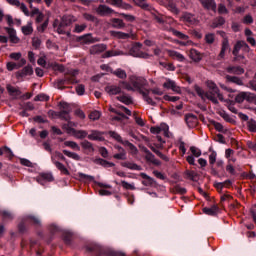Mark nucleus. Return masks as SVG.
Segmentation results:
<instances>
[{
    "label": "nucleus",
    "instance_id": "1",
    "mask_svg": "<svg viewBox=\"0 0 256 256\" xmlns=\"http://www.w3.org/2000/svg\"><path fill=\"white\" fill-rule=\"evenodd\" d=\"M129 82H120L123 89L126 91H137L140 95H145V91H143V87H147L148 82L147 79L141 76H130Z\"/></svg>",
    "mask_w": 256,
    "mask_h": 256
},
{
    "label": "nucleus",
    "instance_id": "2",
    "mask_svg": "<svg viewBox=\"0 0 256 256\" xmlns=\"http://www.w3.org/2000/svg\"><path fill=\"white\" fill-rule=\"evenodd\" d=\"M110 111L111 113L116 114V116H112V121H117L118 123H123L125 120L131 117V110L127 109L125 106H120V110L110 107ZM123 113H126V115H128L129 117L123 115Z\"/></svg>",
    "mask_w": 256,
    "mask_h": 256
},
{
    "label": "nucleus",
    "instance_id": "3",
    "mask_svg": "<svg viewBox=\"0 0 256 256\" xmlns=\"http://www.w3.org/2000/svg\"><path fill=\"white\" fill-rule=\"evenodd\" d=\"M52 163L55 164V167L58 168V170L63 174V175H69V170L63 165V163L59 162L60 161H66L65 156L61 154V152H55L52 157Z\"/></svg>",
    "mask_w": 256,
    "mask_h": 256
},
{
    "label": "nucleus",
    "instance_id": "4",
    "mask_svg": "<svg viewBox=\"0 0 256 256\" xmlns=\"http://www.w3.org/2000/svg\"><path fill=\"white\" fill-rule=\"evenodd\" d=\"M67 123L63 124L62 129L68 133V135H73L75 133V127H77L78 123L71 121V116L67 115L64 117Z\"/></svg>",
    "mask_w": 256,
    "mask_h": 256
},
{
    "label": "nucleus",
    "instance_id": "5",
    "mask_svg": "<svg viewBox=\"0 0 256 256\" xmlns=\"http://www.w3.org/2000/svg\"><path fill=\"white\" fill-rule=\"evenodd\" d=\"M150 131L154 135H159V133H163L165 137H171V134L169 133V125L165 123H161L159 126L152 127Z\"/></svg>",
    "mask_w": 256,
    "mask_h": 256
},
{
    "label": "nucleus",
    "instance_id": "6",
    "mask_svg": "<svg viewBox=\"0 0 256 256\" xmlns=\"http://www.w3.org/2000/svg\"><path fill=\"white\" fill-rule=\"evenodd\" d=\"M191 154L186 157L187 163L189 165H195V157H201V150L195 146L190 147Z\"/></svg>",
    "mask_w": 256,
    "mask_h": 256
},
{
    "label": "nucleus",
    "instance_id": "7",
    "mask_svg": "<svg viewBox=\"0 0 256 256\" xmlns=\"http://www.w3.org/2000/svg\"><path fill=\"white\" fill-rule=\"evenodd\" d=\"M163 87L165 89H172V91H174V93H177L178 95H181L183 93V89H181V87L177 86L175 81H173L171 79H167L166 82L163 84Z\"/></svg>",
    "mask_w": 256,
    "mask_h": 256
},
{
    "label": "nucleus",
    "instance_id": "8",
    "mask_svg": "<svg viewBox=\"0 0 256 256\" xmlns=\"http://www.w3.org/2000/svg\"><path fill=\"white\" fill-rule=\"evenodd\" d=\"M220 35H222V37H224V39L222 41L221 51L218 55V59H225V53H227V51H229V49H230L229 40L227 38H225V32H221Z\"/></svg>",
    "mask_w": 256,
    "mask_h": 256
},
{
    "label": "nucleus",
    "instance_id": "9",
    "mask_svg": "<svg viewBox=\"0 0 256 256\" xmlns=\"http://www.w3.org/2000/svg\"><path fill=\"white\" fill-rule=\"evenodd\" d=\"M181 21H183V23H187L188 25H197V23H199V20H197L195 15L189 12L182 14Z\"/></svg>",
    "mask_w": 256,
    "mask_h": 256
},
{
    "label": "nucleus",
    "instance_id": "10",
    "mask_svg": "<svg viewBox=\"0 0 256 256\" xmlns=\"http://www.w3.org/2000/svg\"><path fill=\"white\" fill-rule=\"evenodd\" d=\"M36 181L40 185H45L46 183H51V181H53V174L42 173L36 178Z\"/></svg>",
    "mask_w": 256,
    "mask_h": 256
},
{
    "label": "nucleus",
    "instance_id": "11",
    "mask_svg": "<svg viewBox=\"0 0 256 256\" xmlns=\"http://www.w3.org/2000/svg\"><path fill=\"white\" fill-rule=\"evenodd\" d=\"M90 55H100L104 51H107V45L105 44H96L90 47Z\"/></svg>",
    "mask_w": 256,
    "mask_h": 256
},
{
    "label": "nucleus",
    "instance_id": "12",
    "mask_svg": "<svg viewBox=\"0 0 256 256\" xmlns=\"http://www.w3.org/2000/svg\"><path fill=\"white\" fill-rule=\"evenodd\" d=\"M27 63V60L25 58H22L19 63L15 62H7L6 69L7 71H15V69H21L23 65Z\"/></svg>",
    "mask_w": 256,
    "mask_h": 256
},
{
    "label": "nucleus",
    "instance_id": "13",
    "mask_svg": "<svg viewBox=\"0 0 256 256\" xmlns=\"http://www.w3.org/2000/svg\"><path fill=\"white\" fill-rule=\"evenodd\" d=\"M5 31L9 35L10 43H14V44L20 43L21 39L17 37V31H15V29L6 27Z\"/></svg>",
    "mask_w": 256,
    "mask_h": 256
},
{
    "label": "nucleus",
    "instance_id": "14",
    "mask_svg": "<svg viewBox=\"0 0 256 256\" xmlns=\"http://www.w3.org/2000/svg\"><path fill=\"white\" fill-rule=\"evenodd\" d=\"M28 75H33V67L26 66L22 70L16 72V79H21L27 77Z\"/></svg>",
    "mask_w": 256,
    "mask_h": 256
},
{
    "label": "nucleus",
    "instance_id": "15",
    "mask_svg": "<svg viewBox=\"0 0 256 256\" xmlns=\"http://www.w3.org/2000/svg\"><path fill=\"white\" fill-rule=\"evenodd\" d=\"M166 53H167L168 57H171V59L180 61L181 63L183 61H185V56L175 50H166Z\"/></svg>",
    "mask_w": 256,
    "mask_h": 256
},
{
    "label": "nucleus",
    "instance_id": "16",
    "mask_svg": "<svg viewBox=\"0 0 256 256\" xmlns=\"http://www.w3.org/2000/svg\"><path fill=\"white\" fill-rule=\"evenodd\" d=\"M79 39L81 43H84L85 45L99 42V38H94L92 34H85L81 36Z\"/></svg>",
    "mask_w": 256,
    "mask_h": 256
},
{
    "label": "nucleus",
    "instance_id": "17",
    "mask_svg": "<svg viewBox=\"0 0 256 256\" xmlns=\"http://www.w3.org/2000/svg\"><path fill=\"white\" fill-rule=\"evenodd\" d=\"M96 13L98 15H101V17H105V15H111V13H113V9H111L110 7H108L106 5H100L96 9Z\"/></svg>",
    "mask_w": 256,
    "mask_h": 256
},
{
    "label": "nucleus",
    "instance_id": "18",
    "mask_svg": "<svg viewBox=\"0 0 256 256\" xmlns=\"http://www.w3.org/2000/svg\"><path fill=\"white\" fill-rule=\"evenodd\" d=\"M243 45L247 47V44L245 42H237L236 45L234 46V49L232 51L235 57L234 61H238V59H243V56H239V51H241V47H243Z\"/></svg>",
    "mask_w": 256,
    "mask_h": 256
},
{
    "label": "nucleus",
    "instance_id": "19",
    "mask_svg": "<svg viewBox=\"0 0 256 256\" xmlns=\"http://www.w3.org/2000/svg\"><path fill=\"white\" fill-rule=\"evenodd\" d=\"M204 9H210L211 11H215L217 9V4L215 0H199Z\"/></svg>",
    "mask_w": 256,
    "mask_h": 256
},
{
    "label": "nucleus",
    "instance_id": "20",
    "mask_svg": "<svg viewBox=\"0 0 256 256\" xmlns=\"http://www.w3.org/2000/svg\"><path fill=\"white\" fill-rule=\"evenodd\" d=\"M189 57L190 59H192V61H195L196 63H199V61L203 59V55L201 54V52L197 51L196 49H190Z\"/></svg>",
    "mask_w": 256,
    "mask_h": 256
},
{
    "label": "nucleus",
    "instance_id": "21",
    "mask_svg": "<svg viewBox=\"0 0 256 256\" xmlns=\"http://www.w3.org/2000/svg\"><path fill=\"white\" fill-rule=\"evenodd\" d=\"M88 139H90V141H103V133L97 130H92L88 135Z\"/></svg>",
    "mask_w": 256,
    "mask_h": 256
},
{
    "label": "nucleus",
    "instance_id": "22",
    "mask_svg": "<svg viewBox=\"0 0 256 256\" xmlns=\"http://www.w3.org/2000/svg\"><path fill=\"white\" fill-rule=\"evenodd\" d=\"M61 117L65 118L71 111V106L67 102H60Z\"/></svg>",
    "mask_w": 256,
    "mask_h": 256
},
{
    "label": "nucleus",
    "instance_id": "23",
    "mask_svg": "<svg viewBox=\"0 0 256 256\" xmlns=\"http://www.w3.org/2000/svg\"><path fill=\"white\" fill-rule=\"evenodd\" d=\"M77 21V18H75V16H64L62 18V21L60 22L64 27H69V25H72L73 23H75Z\"/></svg>",
    "mask_w": 256,
    "mask_h": 256
},
{
    "label": "nucleus",
    "instance_id": "24",
    "mask_svg": "<svg viewBox=\"0 0 256 256\" xmlns=\"http://www.w3.org/2000/svg\"><path fill=\"white\" fill-rule=\"evenodd\" d=\"M206 85L212 95H217V97H219V88L217 87V84H215V82L208 80L206 82Z\"/></svg>",
    "mask_w": 256,
    "mask_h": 256
},
{
    "label": "nucleus",
    "instance_id": "25",
    "mask_svg": "<svg viewBox=\"0 0 256 256\" xmlns=\"http://www.w3.org/2000/svg\"><path fill=\"white\" fill-rule=\"evenodd\" d=\"M227 73H235L236 75H243L245 73V69L240 66H229L226 68Z\"/></svg>",
    "mask_w": 256,
    "mask_h": 256
},
{
    "label": "nucleus",
    "instance_id": "26",
    "mask_svg": "<svg viewBox=\"0 0 256 256\" xmlns=\"http://www.w3.org/2000/svg\"><path fill=\"white\" fill-rule=\"evenodd\" d=\"M6 89H7L8 93H9V95H11L12 97L13 96L19 97V95H21V90H19L18 87H15V86H13L11 84H8L6 86Z\"/></svg>",
    "mask_w": 256,
    "mask_h": 256
},
{
    "label": "nucleus",
    "instance_id": "27",
    "mask_svg": "<svg viewBox=\"0 0 256 256\" xmlns=\"http://www.w3.org/2000/svg\"><path fill=\"white\" fill-rule=\"evenodd\" d=\"M105 91L108 93V95H119V93H121V87L111 85V86H107L105 88Z\"/></svg>",
    "mask_w": 256,
    "mask_h": 256
},
{
    "label": "nucleus",
    "instance_id": "28",
    "mask_svg": "<svg viewBox=\"0 0 256 256\" xmlns=\"http://www.w3.org/2000/svg\"><path fill=\"white\" fill-rule=\"evenodd\" d=\"M219 99L220 101H224L225 103H227L229 111H231L232 113H237V110L235 108V103H237L236 101L225 99L223 97H220Z\"/></svg>",
    "mask_w": 256,
    "mask_h": 256
},
{
    "label": "nucleus",
    "instance_id": "29",
    "mask_svg": "<svg viewBox=\"0 0 256 256\" xmlns=\"http://www.w3.org/2000/svg\"><path fill=\"white\" fill-rule=\"evenodd\" d=\"M172 35L178 37V39H182L183 41H189V36L187 34H183L181 31L170 28Z\"/></svg>",
    "mask_w": 256,
    "mask_h": 256
},
{
    "label": "nucleus",
    "instance_id": "30",
    "mask_svg": "<svg viewBox=\"0 0 256 256\" xmlns=\"http://www.w3.org/2000/svg\"><path fill=\"white\" fill-rule=\"evenodd\" d=\"M186 123L188 127H195L197 125V116L193 114L186 115Z\"/></svg>",
    "mask_w": 256,
    "mask_h": 256
},
{
    "label": "nucleus",
    "instance_id": "31",
    "mask_svg": "<svg viewBox=\"0 0 256 256\" xmlns=\"http://www.w3.org/2000/svg\"><path fill=\"white\" fill-rule=\"evenodd\" d=\"M115 149H117V151H119V153L114 155V159H126L127 154L125 153V150L121 147V146H115Z\"/></svg>",
    "mask_w": 256,
    "mask_h": 256
},
{
    "label": "nucleus",
    "instance_id": "32",
    "mask_svg": "<svg viewBox=\"0 0 256 256\" xmlns=\"http://www.w3.org/2000/svg\"><path fill=\"white\" fill-rule=\"evenodd\" d=\"M99 187H102V189L99 190V195H102V196L111 195V192L109 190H106V189H111V185L99 183Z\"/></svg>",
    "mask_w": 256,
    "mask_h": 256
},
{
    "label": "nucleus",
    "instance_id": "33",
    "mask_svg": "<svg viewBox=\"0 0 256 256\" xmlns=\"http://www.w3.org/2000/svg\"><path fill=\"white\" fill-rule=\"evenodd\" d=\"M21 31L23 35H31L33 33V23L28 22L27 25L22 26Z\"/></svg>",
    "mask_w": 256,
    "mask_h": 256
},
{
    "label": "nucleus",
    "instance_id": "34",
    "mask_svg": "<svg viewBox=\"0 0 256 256\" xmlns=\"http://www.w3.org/2000/svg\"><path fill=\"white\" fill-rule=\"evenodd\" d=\"M111 24L112 27H115L116 29H123V27H125V23L119 18L111 19Z\"/></svg>",
    "mask_w": 256,
    "mask_h": 256
},
{
    "label": "nucleus",
    "instance_id": "35",
    "mask_svg": "<svg viewBox=\"0 0 256 256\" xmlns=\"http://www.w3.org/2000/svg\"><path fill=\"white\" fill-rule=\"evenodd\" d=\"M135 5L141 7V9H145L146 11H151V6L147 4L146 0H133Z\"/></svg>",
    "mask_w": 256,
    "mask_h": 256
},
{
    "label": "nucleus",
    "instance_id": "36",
    "mask_svg": "<svg viewBox=\"0 0 256 256\" xmlns=\"http://www.w3.org/2000/svg\"><path fill=\"white\" fill-rule=\"evenodd\" d=\"M64 155L66 157H69L70 159H73L74 161H81V156L75 152H71L69 150H63Z\"/></svg>",
    "mask_w": 256,
    "mask_h": 256
},
{
    "label": "nucleus",
    "instance_id": "37",
    "mask_svg": "<svg viewBox=\"0 0 256 256\" xmlns=\"http://www.w3.org/2000/svg\"><path fill=\"white\" fill-rule=\"evenodd\" d=\"M203 213H205V215H217L219 208L215 205L210 208H203Z\"/></svg>",
    "mask_w": 256,
    "mask_h": 256
},
{
    "label": "nucleus",
    "instance_id": "38",
    "mask_svg": "<svg viewBox=\"0 0 256 256\" xmlns=\"http://www.w3.org/2000/svg\"><path fill=\"white\" fill-rule=\"evenodd\" d=\"M64 147H70V149H73V151H81V147L79 144L73 141H65Z\"/></svg>",
    "mask_w": 256,
    "mask_h": 256
},
{
    "label": "nucleus",
    "instance_id": "39",
    "mask_svg": "<svg viewBox=\"0 0 256 256\" xmlns=\"http://www.w3.org/2000/svg\"><path fill=\"white\" fill-rule=\"evenodd\" d=\"M118 79H127V72L125 70L118 68L117 70L112 72Z\"/></svg>",
    "mask_w": 256,
    "mask_h": 256
},
{
    "label": "nucleus",
    "instance_id": "40",
    "mask_svg": "<svg viewBox=\"0 0 256 256\" xmlns=\"http://www.w3.org/2000/svg\"><path fill=\"white\" fill-rule=\"evenodd\" d=\"M122 145L127 147L129 149L130 153H132V155L137 154V147H135V145L131 144L129 141L125 140L124 142H122Z\"/></svg>",
    "mask_w": 256,
    "mask_h": 256
},
{
    "label": "nucleus",
    "instance_id": "41",
    "mask_svg": "<svg viewBox=\"0 0 256 256\" xmlns=\"http://www.w3.org/2000/svg\"><path fill=\"white\" fill-rule=\"evenodd\" d=\"M73 137H76V139H85L87 137V131L85 130H74Z\"/></svg>",
    "mask_w": 256,
    "mask_h": 256
},
{
    "label": "nucleus",
    "instance_id": "42",
    "mask_svg": "<svg viewBox=\"0 0 256 256\" xmlns=\"http://www.w3.org/2000/svg\"><path fill=\"white\" fill-rule=\"evenodd\" d=\"M118 55H123V52L121 51H115V50H109L106 53L103 54L104 59H107L109 57H117Z\"/></svg>",
    "mask_w": 256,
    "mask_h": 256
},
{
    "label": "nucleus",
    "instance_id": "43",
    "mask_svg": "<svg viewBox=\"0 0 256 256\" xmlns=\"http://www.w3.org/2000/svg\"><path fill=\"white\" fill-rule=\"evenodd\" d=\"M143 100L148 103V105H157L159 101H161V98L158 97H144Z\"/></svg>",
    "mask_w": 256,
    "mask_h": 256
},
{
    "label": "nucleus",
    "instance_id": "44",
    "mask_svg": "<svg viewBox=\"0 0 256 256\" xmlns=\"http://www.w3.org/2000/svg\"><path fill=\"white\" fill-rule=\"evenodd\" d=\"M141 177L143 179H145L142 183L143 185L149 186V185H153V183H155V180H153V178L149 177L147 174L142 173Z\"/></svg>",
    "mask_w": 256,
    "mask_h": 256
},
{
    "label": "nucleus",
    "instance_id": "45",
    "mask_svg": "<svg viewBox=\"0 0 256 256\" xmlns=\"http://www.w3.org/2000/svg\"><path fill=\"white\" fill-rule=\"evenodd\" d=\"M81 146L89 153H93V144H91V142L84 140L83 142H81Z\"/></svg>",
    "mask_w": 256,
    "mask_h": 256
},
{
    "label": "nucleus",
    "instance_id": "46",
    "mask_svg": "<svg viewBox=\"0 0 256 256\" xmlns=\"http://www.w3.org/2000/svg\"><path fill=\"white\" fill-rule=\"evenodd\" d=\"M112 35L117 37V39H129L131 37L130 34L125 32H112Z\"/></svg>",
    "mask_w": 256,
    "mask_h": 256
},
{
    "label": "nucleus",
    "instance_id": "47",
    "mask_svg": "<svg viewBox=\"0 0 256 256\" xmlns=\"http://www.w3.org/2000/svg\"><path fill=\"white\" fill-rule=\"evenodd\" d=\"M89 119L91 121H99V119H101V113L97 110H94L89 114Z\"/></svg>",
    "mask_w": 256,
    "mask_h": 256
},
{
    "label": "nucleus",
    "instance_id": "48",
    "mask_svg": "<svg viewBox=\"0 0 256 256\" xmlns=\"http://www.w3.org/2000/svg\"><path fill=\"white\" fill-rule=\"evenodd\" d=\"M247 127L251 133H256V121L254 119L248 120Z\"/></svg>",
    "mask_w": 256,
    "mask_h": 256
},
{
    "label": "nucleus",
    "instance_id": "49",
    "mask_svg": "<svg viewBox=\"0 0 256 256\" xmlns=\"http://www.w3.org/2000/svg\"><path fill=\"white\" fill-rule=\"evenodd\" d=\"M87 29V24H75L74 26V33H83Z\"/></svg>",
    "mask_w": 256,
    "mask_h": 256
},
{
    "label": "nucleus",
    "instance_id": "50",
    "mask_svg": "<svg viewBox=\"0 0 256 256\" xmlns=\"http://www.w3.org/2000/svg\"><path fill=\"white\" fill-rule=\"evenodd\" d=\"M20 163H21V165H24V167H30L31 169L29 171H33V169H35V165H33V163H31V161H29L25 158H21Z\"/></svg>",
    "mask_w": 256,
    "mask_h": 256
},
{
    "label": "nucleus",
    "instance_id": "51",
    "mask_svg": "<svg viewBox=\"0 0 256 256\" xmlns=\"http://www.w3.org/2000/svg\"><path fill=\"white\" fill-rule=\"evenodd\" d=\"M106 3H108V5H113L114 7H125V5H123V0H106Z\"/></svg>",
    "mask_w": 256,
    "mask_h": 256
},
{
    "label": "nucleus",
    "instance_id": "52",
    "mask_svg": "<svg viewBox=\"0 0 256 256\" xmlns=\"http://www.w3.org/2000/svg\"><path fill=\"white\" fill-rule=\"evenodd\" d=\"M110 137H112V139H115V141H118V143H125V141H123V138H121V135H119L117 132L114 131H110L109 132Z\"/></svg>",
    "mask_w": 256,
    "mask_h": 256
},
{
    "label": "nucleus",
    "instance_id": "53",
    "mask_svg": "<svg viewBox=\"0 0 256 256\" xmlns=\"http://www.w3.org/2000/svg\"><path fill=\"white\" fill-rule=\"evenodd\" d=\"M168 10L174 15H179V8L173 2L168 3Z\"/></svg>",
    "mask_w": 256,
    "mask_h": 256
},
{
    "label": "nucleus",
    "instance_id": "54",
    "mask_svg": "<svg viewBox=\"0 0 256 256\" xmlns=\"http://www.w3.org/2000/svg\"><path fill=\"white\" fill-rule=\"evenodd\" d=\"M221 25H225V18L223 17L216 18L213 23L214 29L217 27H221Z\"/></svg>",
    "mask_w": 256,
    "mask_h": 256
},
{
    "label": "nucleus",
    "instance_id": "55",
    "mask_svg": "<svg viewBox=\"0 0 256 256\" xmlns=\"http://www.w3.org/2000/svg\"><path fill=\"white\" fill-rule=\"evenodd\" d=\"M9 57L13 60V61H21V57H23V54H21V52H13L9 55Z\"/></svg>",
    "mask_w": 256,
    "mask_h": 256
},
{
    "label": "nucleus",
    "instance_id": "56",
    "mask_svg": "<svg viewBox=\"0 0 256 256\" xmlns=\"http://www.w3.org/2000/svg\"><path fill=\"white\" fill-rule=\"evenodd\" d=\"M121 185L124 189H130L132 191H135V184L134 183H128L127 181H121Z\"/></svg>",
    "mask_w": 256,
    "mask_h": 256
},
{
    "label": "nucleus",
    "instance_id": "57",
    "mask_svg": "<svg viewBox=\"0 0 256 256\" xmlns=\"http://www.w3.org/2000/svg\"><path fill=\"white\" fill-rule=\"evenodd\" d=\"M160 65L164 67V69H167V71H175V65H173V63L160 62Z\"/></svg>",
    "mask_w": 256,
    "mask_h": 256
},
{
    "label": "nucleus",
    "instance_id": "58",
    "mask_svg": "<svg viewBox=\"0 0 256 256\" xmlns=\"http://www.w3.org/2000/svg\"><path fill=\"white\" fill-rule=\"evenodd\" d=\"M83 18L86 21H91L92 23H97V18L95 16H93L92 14L84 13L83 14Z\"/></svg>",
    "mask_w": 256,
    "mask_h": 256
},
{
    "label": "nucleus",
    "instance_id": "59",
    "mask_svg": "<svg viewBox=\"0 0 256 256\" xmlns=\"http://www.w3.org/2000/svg\"><path fill=\"white\" fill-rule=\"evenodd\" d=\"M146 159H148V161H151V163H153L154 165H161V162L155 159V156L151 153L147 154Z\"/></svg>",
    "mask_w": 256,
    "mask_h": 256
},
{
    "label": "nucleus",
    "instance_id": "60",
    "mask_svg": "<svg viewBox=\"0 0 256 256\" xmlns=\"http://www.w3.org/2000/svg\"><path fill=\"white\" fill-rule=\"evenodd\" d=\"M57 33H59V35H71V33L70 32H67L66 30H65V26L62 24V23H60L59 24V26H58V28H57Z\"/></svg>",
    "mask_w": 256,
    "mask_h": 256
},
{
    "label": "nucleus",
    "instance_id": "61",
    "mask_svg": "<svg viewBox=\"0 0 256 256\" xmlns=\"http://www.w3.org/2000/svg\"><path fill=\"white\" fill-rule=\"evenodd\" d=\"M96 163H98V165H102L103 167H113V165H114L113 163H109L101 158L97 159Z\"/></svg>",
    "mask_w": 256,
    "mask_h": 256
},
{
    "label": "nucleus",
    "instance_id": "62",
    "mask_svg": "<svg viewBox=\"0 0 256 256\" xmlns=\"http://www.w3.org/2000/svg\"><path fill=\"white\" fill-rule=\"evenodd\" d=\"M217 161V152L212 151L209 155V163L210 165H215V162Z\"/></svg>",
    "mask_w": 256,
    "mask_h": 256
},
{
    "label": "nucleus",
    "instance_id": "63",
    "mask_svg": "<svg viewBox=\"0 0 256 256\" xmlns=\"http://www.w3.org/2000/svg\"><path fill=\"white\" fill-rule=\"evenodd\" d=\"M76 93L77 95H85V85L80 84L76 87Z\"/></svg>",
    "mask_w": 256,
    "mask_h": 256
},
{
    "label": "nucleus",
    "instance_id": "64",
    "mask_svg": "<svg viewBox=\"0 0 256 256\" xmlns=\"http://www.w3.org/2000/svg\"><path fill=\"white\" fill-rule=\"evenodd\" d=\"M134 119L140 127H145V120H143V118L134 114Z\"/></svg>",
    "mask_w": 256,
    "mask_h": 256
}]
</instances>
